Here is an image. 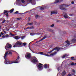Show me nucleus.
Here are the masks:
<instances>
[{"label": "nucleus", "instance_id": "obj_1", "mask_svg": "<svg viewBox=\"0 0 76 76\" xmlns=\"http://www.w3.org/2000/svg\"><path fill=\"white\" fill-rule=\"evenodd\" d=\"M9 53V52H7L5 53L4 54V58L5 59V63L6 64H12V63H18V61H15V62H12V61H10L9 60V59H7V58H6V56H7V55L8 54V53Z\"/></svg>", "mask_w": 76, "mask_h": 76}, {"label": "nucleus", "instance_id": "obj_2", "mask_svg": "<svg viewBox=\"0 0 76 76\" xmlns=\"http://www.w3.org/2000/svg\"><path fill=\"white\" fill-rule=\"evenodd\" d=\"M25 57H26V58L30 59V58H32V55L31 53H26L25 55Z\"/></svg>", "mask_w": 76, "mask_h": 76}, {"label": "nucleus", "instance_id": "obj_3", "mask_svg": "<svg viewBox=\"0 0 76 76\" xmlns=\"http://www.w3.org/2000/svg\"><path fill=\"white\" fill-rule=\"evenodd\" d=\"M69 6L65 5V4H61L60 5V6L59 7L60 9H61V10H66V9L64 8H63V7H68Z\"/></svg>", "mask_w": 76, "mask_h": 76}, {"label": "nucleus", "instance_id": "obj_4", "mask_svg": "<svg viewBox=\"0 0 76 76\" xmlns=\"http://www.w3.org/2000/svg\"><path fill=\"white\" fill-rule=\"evenodd\" d=\"M11 45L9 44V43H7L5 47V48L6 49V50H7L9 49H10L11 48Z\"/></svg>", "mask_w": 76, "mask_h": 76}, {"label": "nucleus", "instance_id": "obj_5", "mask_svg": "<svg viewBox=\"0 0 76 76\" xmlns=\"http://www.w3.org/2000/svg\"><path fill=\"white\" fill-rule=\"evenodd\" d=\"M60 48L58 47H56L53 48L52 50H51L50 51V52H48V53H52L54 50H57L58 51H60Z\"/></svg>", "mask_w": 76, "mask_h": 76}, {"label": "nucleus", "instance_id": "obj_6", "mask_svg": "<svg viewBox=\"0 0 76 76\" xmlns=\"http://www.w3.org/2000/svg\"><path fill=\"white\" fill-rule=\"evenodd\" d=\"M22 42H16L15 44V45H14L13 47L15 48L16 47H16H18V45H22Z\"/></svg>", "mask_w": 76, "mask_h": 76}, {"label": "nucleus", "instance_id": "obj_7", "mask_svg": "<svg viewBox=\"0 0 76 76\" xmlns=\"http://www.w3.org/2000/svg\"><path fill=\"white\" fill-rule=\"evenodd\" d=\"M63 14L64 15V17L65 19L68 18V16H67V14L65 12H63Z\"/></svg>", "mask_w": 76, "mask_h": 76}, {"label": "nucleus", "instance_id": "obj_8", "mask_svg": "<svg viewBox=\"0 0 76 76\" xmlns=\"http://www.w3.org/2000/svg\"><path fill=\"white\" fill-rule=\"evenodd\" d=\"M46 37H47L46 36H44V37L42 39H41L39 41H37L36 43H38V42H40V41H42V40H43V39H45V38H46Z\"/></svg>", "mask_w": 76, "mask_h": 76}, {"label": "nucleus", "instance_id": "obj_9", "mask_svg": "<svg viewBox=\"0 0 76 76\" xmlns=\"http://www.w3.org/2000/svg\"><path fill=\"white\" fill-rule=\"evenodd\" d=\"M71 42L72 43H75L76 42V39H72Z\"/></svg>", "mask_w": 76, "mask_h": 76}, {"label": "nucleus", "instance_id": "obj_10", "mask_svg": "<svg viewBox=\"0 0 76 76\" xmlns=\"http://www.w3.org/2000/svg\"><path fill=\"white\" fill-rule=\"evenodd\" d=\"M57 12L56 11H52L51 13V15H52V14H57Z\"/></svg>", "mask_w": 76, "mask_h": 76}, {"label": "nucleus", "instance_id": "obj_11", "mask_svg": "<svg viewBox=\"0 0 76 76\" xmlns=\"http://www.w3.org/2000/svg\"><path fill=\"white\" fill-rule=\"evenodd\" d=\"M63 1V0H56L55 3H58V2H61Z\"/></svg>", "mask_w": 76, "mask_h": 76}, {"label": "nucleus", "instance_id": "obj_12", "mask_svg": "<svg viewBox=\"0 0 76 76\" xmlns=\"http://www.w3.org/2000/svg\"><path fill=\"white\" fill-rule=\"evenodd\" d=\"M38 67L39 69L40 70H42L43 69V67L40 65H38Z\"/></svg>", "mask_w": 76, "mask_h": 76}, {"label": "nucleus", "instance_id": "obj_13", "mask_svg": "<svg viewBox=\"0 0 76 76\" xmlns=\"http://www.w3.org/2000/svg\"><path fill=\"white\" fill-rule=\"evenodd\" d=\"M32 62L35 63V62H38V61L36 59H34L32 60Z\"/></svg>", "mask_w": 76, "mask_h": 76}, {"label": "nucleus", "instance_id": "obj_14", "mask_svg": "<svg viewBox=\"0 0 76 76\" xmlns=\"http://www.w3.org/2000/svg\"><path fill=\"white\" fill-rule=\"evenodd\" d=\"M68 55L67 54H65L64 55H63L62 56V58H66V57H68Z\"/></svg>", "mask_w": 76, "mask_h": 76}, {"label": "nucleus", "instance_id": "obj_15", "mask_svg": "<svg viewBox=\"0 0 76 76\" xmlns=\"http://www.w3.org/2000/svg\"><path fill=\"white\" fill-rule=\"evenodd\" d=\"M14 13L15 14H20V15H21V14H22V13H19V11H16V12Z\"/></svg>", "mask_w": 76, "mask_h": 76}, {"label": "nucleus", "instance_id": "obj_16", "mask_svg": "<svg viewBox=\"0 0 76 76\" xmlns=\"http://www.w3.org/2000/svg\"><path fill=\"white\" fill-rule=\"evenodd\" d=\"M66 43L68 45H70V42L68 41V40H67L66 41H65Z\"/></svg>", "mask_w": 76, "mask_h": 76}, {"label": "nucleus", "instance_id": "obj_17", "mask_svg": "<svg viewBox=\"0 0 76 76\" xmlns=\"http://www.w3.org/2000/svg\"><path fill=\"white\" fill-rule=\"evenodd\" d=\"M66 72L64 70V72H63L61 74V75L62 76H64L65 75H66Z\"/></svg>", "mask_w": 76, "mask_h": 76}, {"label": "nucleus", "instance_id": "obj_18", "mask_svg": "<svg viewBox=\"0 0 76 76\" xmlns=\"http://www.w3.org/2000/svg\"><path fill=\"white\" fill-rule=\"evenodd\" d=\"M14 38L15 39L18 40V39H19L20 38V37L19 38V37L18 36H15Z\"/></svg>", "mask_w": 76, "mask_h": 76}, {"label": "nucleus", "instance_id": "obj_19", "mask_svg": "<svg viewBox=\"0 0 76 76\" xmlns=\"http://www.w3.org/2000/svg\"><path fill=\"white\" fill-rule=\"evenodd\" d=\"M38 54H41V55H43V56L44 54V52H39Z\"/></svg>", "mask_w": 76, "mask_h": 76}, {"label": "nucleus", "instance_id": "obj_20", "mask_svg": "<svg viewBox=\"0 0 76 76\" xmlns=\"http://www.w3.org/2000/svg\"><path fill=\"white\" fill-rule=\"evenodd\" d=\"M44 67L45 69H47V68L48 67V66H47V64H45L44 65Z\"/></svg>", "mask_w": 76, "mask_h": 76}, {"label": "nucleus", "instance_id": "obj_21", "mask_svg": "<svg viewBox=\"0 0 76 76\" xmlns=\"http://www.w3.org/2000/svg\"><path fill=\"white\" fill-rule=\"evenodd\" d=\"M14 10V9H12L10 11V13H12L13 12V11Z\"/></svg>", "mask_w": 76, "mask_h": 76}, {"label": "nucleus", "instance_id": "obj_22", "mask_svg": "<svg viewBox=\"0 0 76 76\" xmlns=\"http://www.w3.org/2000/svg\"><path fill=\"white\" fill-rule=\"evenodd\" d=\"M4 14H6V13H8L9 12L7 11V10H4Z\"/></svg>", "mask_w": 76, "mask_h": 76}, {"label": "nucleus", "instance_id": "obj_23", "mask_svg": "<svg viewBox=\"0 0 76 76\" xmlns=\"http://www.w3.org/2000/svg\"><path fill=\"white\" fill-rule=\"evenodd\" d=\"M43 56H50L51 55H48V54H44L43 55Z\"/></svg>", "mask_w": 76, "mask_h": 76}, {"label": "nucleus", "instance_id": "obj_24", "mask_svg": "<svg viewBox=\"0 0 76 76\" xmlns=\"http://www.w3.org/2000/svg\"><path fill=\"white\" fill-rule=\"evenodd\" d=\"M35 34L34 33H30V35H32V36H33V35H34Z\"/></svg>", "mask_w": 76, "mask_h": 76}, {"label": "nucleus", "instance_id": "obj_25", "mask_svg": "<svg viewBox=\"0 0 76 76\" xmlns=\"http://www.w3.org/2000/svg\"><path fill=\"white\" fill-rule=\"evenodd\" d=\"M31 29V27H28L26 28V29Z\"/></svg>", "mask_w": 76, "mask_h": 76}, {"label": "nucleus", "instance_id": "obj_26", "mask_svg": "<svg viewBox=\"0 0 76 76\" xmlns=\"http://www.w3.org/2000/svg\"><path fill=\"white\" fill-rule=\"evenodd\" d=\"M71 66H73V65H75V63H72L71 64Z\"/></svg>", "mask_w": 76, "mask_h": 76}, {"label": "nucleus", "instance_id": "obj_27", "mask_svg": "<svg viewBox=\"0 0 76 76\" xmlns=\"http://www.w3.org/2000/svg\"><path fill=\"white\" fill-rule=\"evenodd\" d=\"M23 44L24 46H25L26 45V43H25V42L23 43Z\"/></svg>", "mask_w": 76, "mask_h": 76}, {"label": "nucleus", "instance_id": "obj_28", "mask_svg": "<svg viewBox=\"0 0 76 76\" xmlns=\"http://www.w3.org/2000/svg\"><path fill=\"white\" fill-rule=\"evenodd\" d=\"M74 58H75V57H71V60H73Z\"/></svg>", "mask_w": 76, "mask_h": 76}, {"label": "nucleus", "instance_id": "obj_29", "mask_svg": "<svg viewBox=\"0 0 76 76\" xmlns=\"http://www.w3.org/2000/svg\"><path fill=\"white\" fill-rule=\"evenodd\" d=\"M19 56H18L16 60V61H18V60H19Z\"/></svg>", "mask_w": 76, "mask_h": 76}, {"label": "nucleus", "instance_id": "obj_30", "mask_svg": "<svg viewBox=\"0 0 76 76\" xmlns=\"http://www.w3.org/2000/svg\"><path fill=\"white\" fill-rule=\"evenodd\" d=\"M57 54V52L54 53H53V54H51L50 55H51L52 56H53V55H54V54Z\"/></svg>", "mask_w": 76, "mask_h": 76}, {"label": "nucleus", "instance_id": "obj_31", "mask_svg": "<svg viewBox=\"0 0 76 76\" xmlns=\"http://www.w3.org/2000/svg\"><path fill=\"white\" fill-rule=\"evenodd\" d=\"M21 2L23 3H24L25 2V1L24 0H21Z\"/></svg>", "mask_w": 76, "mask_h": 76}, {"label": "nucleus", "instance_id": "obj_32", "mask_svg": "<svg viewBox=\"0 0 76 76\" xmlns=\"http://www.w3.org/2000/svg\"><path fill=\"white\" fill-rule=\"evenodd\" d=\"M60 67H59L57 68V70H58V71H59V70H60Z\"/></svg>", "mask_w": 76, "mask_h": 76}, {"label": "nucleus", "instance_id": "obj_33", "mask_svg": "<svg viewBox=\"0 0 76 76\" xmlns=\"http://www.w3.org/2000/svg\"><path fill=\"white\" fill-rule=\"evenodd\" d=\"M8 54H10V55H12V53L11 52H10Z\"/></svg>", "mask_w": 76, "mask_h": 76}, {"label": "nucleus", "instance_id": "obj_34", "mask_svg": "<svg viewBox=\"0 0 76 76\" xmlns=\"http://www.w3.org/2000/svg\"><path fill=\"white\" fill-rule=\"evenodd\" d=\"M17 19L18 20H20V19H22V18H17Z\"/></svg>", "mask_w": 76, "mask_h": 76}, {"label": "nucleus", "instance_id": "obj_35", "mask_svg": "<svg viewBox=\"0 0 76 76\" xmlns=\"http://www.w3.org/2000/svg\"><path fill=\"white\" fill-rule=\"evenodd\" d=\"M34 29V27L33 26L30 27V29Z\"/></svg>", "mask_w": 76, "mask_h": 76}, {"label": "nucleus", "instance_id": "obj_36", "mask_svg": "<svg viewBox=\"0 0 76 76\" xmlns=\"http://www.w3.org/2000/svg\"><path fill=\"white\" fill-rule=\"evenodd\" d=\"M54 24H53L52 25H51V27H52V28L54 27Z\"/></svg>", "mask_w": 76, "mask_h": 76}, {"label": "nucleus", "instance_id": "obj_37", "mask_svg": "<svg viewBox=\"0 0 76 76\" xmlns=\"http://www.w3.org/2000/svg\"><path fill=\"white\" fill-rule=\"evenodd\" d=\"M5 15L7 17H8L9 16V14L8 13H7L5 14Z\"/></svg>", "mask_w": 76, "mask_h": 76}, {"label": "nucleus", "instance_id": "obj_38", "mask_svg": "<svg viewBox=\"0 0 76 76\" xmlns=\"http://www.w3.org/2000/svg\"><path fill=\"white\" fill-rule=\"evenodd\" d=\"M0 34L1 35H4V33H3L2 32H1Z\"/></svg>", "mask_w": 76, "mask_h": 76}, {"label": "nucleus", "instance_id": "obj_39", "mask_svg": "<svg viewBox=\"0 0 76 76\" xmlns=\"http://www.w3.org/2000/svg\"><path fill=\"white\" fill-rule=\"evenodd\" d=\"M25 36H23L21 38V39H24V38H25Z\"/></svg>", "mask_w": 76, "mask_h": 76}, {"label": "nucleus", "instance_id": "obj_40", "mask_svg": "<svg viewBox=\"0 0 76 76\" xmlns=\"http://www.w3.org/2000/svg\"><path fill=\"white\" fill-rule=\"evenodd\" d=\"M10 35H9V34H6V37H8Z\"/></svg>", "mask_w": 76, "mask_h": 76}, {"label": "nucleus", "instance_id": "obj_41", "mask_svg": "<svg viewBox=\"0 0 76 76\" xmlns=\"http://www.w3.org/2000/svg\"><path fill=\"white\" fill-rule=\"evenodd\" d=\"M20 1V0H17L16 1V2H17L18 3H19Z\"/></svg>", "mask_w": 76, "mask_h": 76}, {"label": "nucleus", "instance_id": "obj_42", "mask_svg": "<svg viewBox=\"0 0 76 76\" xmlns=\"http://www.w3.org/2000/svg\"><path fill=\"white\" fill-rule=\"evenodd\" d=\"M6 21V20H4L2 22V23H4V22H5Z\"/></svg>", "mask_w": 76, "mask_h": 76}, {"label": "nucleus", "instance_id": "obj_43", "mask_svg": "<svg viewBox=\"0 0 76 76\" xmlns=\"http://www.w3.org/2000/svg\"><path fill=\"white\" fill-rule=\"evenodd\" d=\"M28 1H29V2H31L32 1V0H28L27 1V2H28Z\"/></svg>", "mask_w": 76, "mask_h": 76}, {"label": "nucleus", "instance_id": "obj_44", "mask_svg": "<svg viewBox=\"0 0 76 76\" xmlns=\"http://www.w3.org/2000/svg\"><path fill=\"white\" fill-rule=\"evenodd\" d=\"M40 10H44V8L41 7L40 8Z\"/></svg>", "mask_w": 76, "mask_h": 76}, {"label": "nucleus", "instance_id": "obj_45", "mask_svg": "<svg viewBox=\"0 0 76 76\" xmlns=\"http://www.w3.org/2000/svg\"><path fill=\"white\" fill-rule=\"evenodd\" d=\"M39 65H40V66H43V65L42 64H41L40 63H39Z\"/></svg>", "mask_w": 76, "mask_h": 76}, {"label": "nucleus", "instance_id": "obj_46", "mask_svg": "<svg viewBox=\"0 0 76 76\" xmlns=\"http://www.w3.org/2000/svg\"><path fill=\"white\" fill-rule=\"evenodd\" d=\"M28 21H29L31 19V18L30 17H29L28 18Z\"/></svg>", "mask_w": 76, "mask_h": 76}, {"label": "nucleus", "instance_id": "obj_47", "mask_svg": "<svg viewBox=\"0 0 76 76\" xmlns=\"http://www.w3.org/2000/svg\"><path fill=\"white\" fill-rule=\"evenodd\" d=\"M68 76H72V75L71 74H68L67 75Z\"/></svg>", "mask_w": 76, "mask_h": 76}, {"label": "nucleus", "instance_id": "obj_48", "mask_svg": "<svg viewBox=\"0 0 76 76\" xmlns=\"http://www.w3.org/2000/svg\"><path fill=\"white\" fill-rule=\"evenodd\" d=\"M50 32H53V30L52 29H50Z\"/></svg>", "mask_w": 76, "mask_h": 76}, {"label": "nucleus", "instance_id": "obj_49", "mask_svg": "<svg viewBox=\"0 0 76 76\" xmlns=\"http://www.w3.org/2000/svg\"><path fill=\"white\" fill-rule=\"evenodd\" d=\"M35 16L36 18H38V15H36V16Z\"/></svg>", "mask_w": 76, "mask_h": 76}, {"label": "nucleus", "instance_id": "obj_50", "mask_svg": "<svg viewBox=\"0 0 76 76\" xmlns=\"http://www.w3.org/2000/svg\"><path fill=\"white\" fill-rule=\"evenodd\" d=\"M72 72H73L74 73H75V70H72Z\"/></svg>", "mask_w": 76, "mask_h": 76}, {"label": "nucleus", "instance_id": "obj_51", "mask_svg": "<svg viewBox=\"0 0 76 76\" xmlns=\"http://www.w3.org/2000/svg\"><path fill=\"white\" fill-rule=\"evenodd\" d=\"M29 25H32V23H29Z\"/></svg>", "mask_w": 76, "mask_h": 76}, {"label": "nucleus", "instance_id": "obj_52", "mask_svg": "<svg viewBox=\"0 0 76 76\" xmlns=\"http://www.w3.org/2000/svg\"><path fill=\"white\" fill-rule=\"evenodd\" d=\"M2 37V38H4L5 37V36L3 35Z\"/></svg>", "mask_w": 76, "mask_h": 76}, {"label": "nucleus", "instance_id": "obj_53", "mask_svg": "<svg viewBox=\"0 0 76 76\" xmlns=\"http://www.w3.org/2000/svg\"><path fill=\"white\" fill-rule=\"evenodd\" d=\"M10 35H11V36H12V35H13V34H12V33H10Z\"/></svg>", "mask_w": 76, "mask_h": 76}, {"label": "nucleus", "instance_id": "obj_54", "mask_svg": "<svg viewBox=\"0 0 76 76\" xmlns=\"http://www.w3.org/2000/svg\"><path fill=\"white\" fill-rule=\"evenodd\" d=\"M72 4H74V2L73 1L71 2Z\"/></svg>", "mask_w": 76, "mask_h": 76}, {"label": "nucleus", "instance_id": "obj_55", "mask_svg": "<svg viewBox=\"0 0 76 76\" xmlns=\"http://www.w3.org/2000/svg\"><path fill=\"white\" fill-rule=\"evenodd\" d=\"M15 35H16V34H12V36H15Z\"/></svg>", "mask_w": 76, "mask_h": 76}, {"label": "nucleus", "instance_id": "obj_56", "mask_svg": "<svg viewBox=\"0 0 76 76\" xmlns=\"http://www.w3.org/2000/svg\"><path fill=\"white\" fill-rule=\"evenodd\" d=\"M4 31V33H6V31Z\"/></svg>", "mask_w": 76, "mask_h": 76}, {"label": "nucleus", "instance_id": "obj_57", "mask_svg": "<svg viewBox=\"0 0 76 76\" xmlns=\"http://www.w3.org/2000/svg\"><path fill=\"white\" fill-rule=\"evenodd\" d=\"M29 25V23H28L27 24V25Z\"/></svg>", "mask_w": 76, "mask_h": 76}, {"label": "nucleus", "instance_id": "obj_58", "mask_svg": "<svg viewBox=\"0 0 76 76\" xmlns=\"http://www.w3.org/2000/svg\"><path fill=\"white\" fill-rule=\"evenodd\" d=\"M74 38H76V36H75L74 37Z\"/></svg>", "mask_w": 76, "mask_h": 76}, {"label": "nucleus", "instance_id": "obj_59", "mask_svg": "<svg viewBox=\"0 0 76 76\" xmlns=\"http://www.w3.org/2000/svg\"><path fill=\"white\" fill-rule=\"evenodd\" d=\"M1 37V34H0V37Z\"/></svg>", "mask_w": 76, "mask_h": 76}, {"label": "nucleus", "instance_id": "obj_60", "mask_svg": "<svg viewBox=\"0 0 76 76\" xmlns=\"http://www.w3.org/2000/svg\"><path fill=\"white\" fill-rule=\"evenodd\" d=\"M75 75V74L74 73H73L72 74V75Z\"/></svg>", "mask_w": 76, "mask_h": 76}, {"label": "nucleus", "instance_id": "obj_61", "mask_svg": "<svg viewBox=\"0 0 76 76\" xmlns=\"http://www.w3.org/2000/svg\"><path fill=\"white\" fill-rule=\"evenodd\" d=\"M70 16H73V15H72V14H71V15H70Z\"/></svg>", "mask_w": 76, "mask_h": 76}, {"label": "nucleus", "instance_id": "obj_62", "mask_svg": "<svg viewBox=\"0 0 76 76\" xmlns=\"http://www.w3.org/2000/svg\"><path fill=\"white\" fill-rule=\"evenodd\" d=\"M74 60H76V59H73Z\"/></svg>", "mask_w": 76, "mask_h": 76}, {"label": "nucleus", "instance_id": "obj_63", "mask_svg": "<svg viewBox=\"0 0 76 76\" xmlns=\"http://www.w3.org/2000/svg\"><path fill=\"white\" fill-rule=\"evenodd\" d=\"M34 58H35V59H37V58H36V57H34Z\"/></svg>", "mask_w": 76, "mask_h": 76}, {"label": "nucleus", "instance_id": "obj_64", "mask_svg": "<svg viewBox=\"0 0 76 76\" xmlns=\"http://www.w3.org/2000/svg\"><path fill=\"white\" fill-rule=\"evenodd\" d=\"M1 26H0V29H1Z\"/></svg>", "mask_w": 76, "mask_h": 76}]
</instances>
